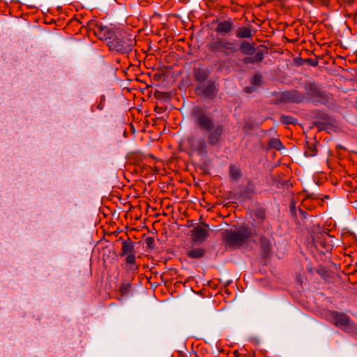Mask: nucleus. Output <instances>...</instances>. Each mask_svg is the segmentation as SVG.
<instances>
[{"label":"nucleus","instance_id":"obj_1","mask_svg":"<svg viewBox=\"0 0 357 357\" xmlns=\"http://www.w3.org/2000/svg\"><path fill=\"white\" fill-rule=\"evenodd\" d=\"M191 114L195 126L207 134V142L202 137L190 136L188 139V144L190 149L199 155H206L207 143L212 146L219 144L224 135V126L220 123H215L213 116L202 106L194 107Z\"/></svg>","mask_w":357,"mask_h":357},{"label":"nucleus","instance_id":"obj_2","mask_svg":"<svg viewBox=\"0 0 357 357\" xmlns=\"http://www.w3.org/2000/svg\"><path fill=\"white\" fill-rule=\"evenodd\" d=\"M135 44V38L132 34L121 29L116 32V35L111 40L107 41L109 50L120 54L130 53Z\"/></svg>","mask_w":357,"mask_h":357},{"label":"nucleus","instance_id":"obj_3","mask_svg":"<svg viewBox=\"0 0 357 357\" xmlns=\"http://www.w3.org/2000/svg\"><path fill=\"white\" fill-rule=\"evenodd\" d=\"M252 231L249 227H240L237 230L226 229L222 232V239L225 244L233 249L242 246L251 236Z\"/></svg>","mask_w":357,"mask_h":357},{"label":"nucleus","instance_id":"obj_4","mask_svg":"<svg viewBox=\"0 0 357 357\" xmlns=\"http://www.w3.org/2000/svg\"><path fill=\"white\" fill-rule=\"evenodd\" d=\"M208 47L213 54H222L225 56L234 54L238 51L235 42L226 38H216L210 42Z\"/></svg>","mask_w":357,"mask_h":357},{"label":"nucleus","instance_id":"obj_5","mask_svg":"<svg viewBox=\"0 0 357 357\" xmlns=\"http://www.w3.org/2000/svg\"><path fill=\"white\" fill-rule=\"evenodd\" d=\"M307 98L312 102L326 104L328 102L329 98L328 95L323 91L319 86L314 83H309L305 85Z\"/></svg>","mask_w":357,"mask_h":357},{"label":"nucleus","instance_id":"obj_6","mask_svg":"<svg viewBox=\"0 0 357 357\" xmlns=\"http://www.w3.org/2000/svg\"><path fill=\"white\" fill-rule=\"evenodd\" d=\"M218 91V85L212 80H208L195 88V92L199 96L211 100L216 97Z\"/></svg>","mask_w":357,"mask_h":357},{"label":"nucleus","instance_id":"obj_7","mask_svg":"<svg viewBox=\"0 0 357 357\" xmlns=\"http://www.w3.org/2000/svg\"><path fill=\"white\" fill-rule=\"evenodd\" d=\"M328 316L332 319L331 322L337 327L344 329L352 326L351 318L344 312L331 310L328 312Z\"/></svg>","mask_w":357,"mask_h":357},{"label":"nucleus","instance_id":"obj_8","mask_svg":"<svg viewBox=\"0 0 357 357\" xmlns=\"http://www.w3.org/2000/svg\"><path fill=\"white\" fill-rule=\"evenodd\" d=\"M117 31H119V29L103 26L102 24H96L93 29L94 34L99 39L107 41L111 40L114 37Z\"/></svg>","mask_w":357,"mask_h":357},{"label":"nucleus","instance_id":"obj_9","mask_svg":"<svg viewBox=\"0 0 357 357\" xmlns=\"http://www.w3.org/2000/svg\"><path fill=\"white\" fill-rule=\"evenodd\" d=\"M208 236V230L200 226L195 227L192 230V239L194 243L203 242Z\"/></svg>","mask_w":357,"mask_h":357},{"label":"nucleus","instance_id":"obj_10","mask_svg":"<svg viewBox=\"0 0 357 357\" xmlns=\"http://www.w3.org/2000/svg\"><path fill=\"white\" fill-rule=\"evenodd\" d=\"M209 70L204 67L195 68L193 69L194 79L199 83V84H203L207 80L209 77Z\"/></svg>","mask_w":357,"mask_h":357},{"label":"nucleus","instance_id":"obj_11","mask_svg":"<svg viewBox=\"0 0 357 357\" xmlns=\"http://www.w3.org/2000/svg\"><path fill=\"white\" fill-rule=\"evenodd\" d=\"M283 98L286 101L295 103L303 102L305 99L302 93L296 90L284 93Z\"/></svg>","mask_w":357,"mask_h":357},{"label":"nucleus","instance_id":"obj_12","mask_svg":"<svg viewBox=\"0 0 357 357\" xmlns=\"http://www.w3.org/2000/svg\"><path fill=\"white\" fill-rule=\"evenodd\" d=\"M234 29V24L230 20H224L218 23L215 31L220 34H229Z\"/></svg>","mask_w":357,"mask_h":357},{"label":"nucleus","instance_id":"obj_13","mask_svg":"<svg viewBox=\"0 0 357 357\" xmlns=\"http://www.w3.org/2000/svg\"><path fill=\"white\" fill-rule=\"evenodd\" d=\"M135 253V243L130 239L122 242L120 256Z\"/></svg>","mask_w":357,"mask_h":357},{"label":"nucleus","instance_id":"obj_14","mask_svg":"<svg viewBox=\"0 0 357 357\" xmlns=\"http://www.w3.org/2000/svg\"><path fill=\"white\" fill-rule=\"evenodd\" d=\"M317 142L316 140H313L312 142H307L304 155L306 157L315 156L318 152V150L317 148Z\"/></svg>","mask_w":357,"mask_h":357},{"label":"nucleus","instance_id":"obj_15","mask_svg":"<svg viewBox=\"0 0 357 357\" xmlns=\"http://www.w3.org/2000/svg\"><path fill=\"white\" fill-rule=\"evenodd\" d=\"M264 58V53L257 52L254 56H245L243 59V62L245 64L261 62Z\"/></svg>","mask_w":357,"mask_h":357},{"label":"nucleus","instance_id":"obj_16","mask_svg":"<svg viewBox=\"0 0 357 357\" xmlns=\"http://www.w3.org/2000/svg\"><path fill=\"white\" fill-rule=\"evenodd\" d=\"M126 255V264L128 266V268L131 271H137L138 266L136 264V257L135 253Z\"/></svg>","mask_w":357,"mask_h":357},{"label":"nucleus","instance_id":"obj_17","mask_svg":"<svg viewBox=\"0 0 357 357\" xmlns=\"http://www.w3.org/2000/svg\"><path fill=\"white\" fill-rule=\"evenodd\" d=\"M252 33L250 27L241 26L236 31V37L238 38H252Z\"/></svg>","mask_w":357,"mask_h":357},{"label":"nucleus","instance_id":"obj_18","mask_svg":"<svg viewBox=\"0 0 357 357\" xmlns=\"http://www.w3.org/2000/svg\"><path fill=\"white\" fill-rule=\"evenodd\" d=\"M240 50L244 55H251L255 53V47L253 44L243 42L240 46Z\"/></svg>","mask_w":357,"mask_h":357},{"label":"nucleus","instance_id":"obj_19","mask_svg":"<svg viewBox=\"0 0 357 357\" xmlns=\"http://www.w3.org/2000/svg\"><path fill=\"white\" fill-rule=\"evenodd\" d=\"M206 251L203 248H195L187 252V256L190 259H200L205 255Z\"/></svg>","mask_w":357,"mask_h":357},{"label":"nucleus","instance_id":"obj_20","mask_svg":"<svg viewBox=\"0 0 357 357\" xmlns=\"http://www.w3.org/2000/svg\"><path fill=\"white\" fill-rule=\"evenodd\" d=\"M241 171L238 167L231 165L229 166V176L233 180L238 181L241 177Z\"/></svg>","mask_w":357,"mask_h":357},{"label":"nucleus","instance_id":"obj_21","mask_svg":"<svg viewBox=\"0 0 357 357\" xmlns=\"http://www.w3.org/2000/svg\"><path fill=\"white\" fill-rule=\"evenodd\" d=\"M268 147L278 151H280L284 148L282 143L278 138L271 139L268 142Z\"/></svg>","mask_w":357,"mask_h":357},{"label":"nucleus","instance_id":"obj_22","mask_svg":"<svg viewBox=\"0 0 357 357\" xmlns=\"http://www.w3.org/2000/svg\"><path fill=\"white\" fill-rule=\"evenodd\" d=\"M280 121L283 124H296L297 123L296 119L291 116L282 115L280 119Z\"/></svg>","mask_w":357,"mask_h":357},{"label":"nucleus","instance_id":"obj_23","mask_svg":"<svg viewBox=\"0 0 357 357\" xmlns=\"http://www.w3.org/2000/svg\"><path fill=\"white\" fill-rule=\"evenodd\" d=\"M251 83L255 86H260L262 84V76L261 75L257 73L254 75L251 79Z\"/></svg>","mask_w":357,"mask_h":357},{"label":"nucleus","instance_id":"obj_24","mask_svg":"<svg viewBox=\"0 0 357 357\" xmlns=\"http://www.w3.org/2000/svg\"><path fill=\"white\" fill-rule=\"evenodd\" d=\"M144 242L146 243V245L147 248L150 249H153L155 247V240L153 237H146L144 240Z\"/></svg>","mask_w":357,"mask_h":357},{"label":"nucleus","instance_id":"obj_25","mask_svg":"<svg viewBox=\"0 0 357 357\" xmlns=\"http://www.w3.org/2000/svg\"><path fill=\"white\" fill-rule=\"evenodd\" d=\"M255 216L257 219L264 220L266 218V213L264 210H259L256 211Z\"/></svg>","mask_w":357,"mask_h":357},{"label":"nucleus","instance_id":"obj_26","mask_svg":"<svg viewBox=\"0 0 357 357\" xmlns=\"http://www.w3.org/2000/svg\"><path fill=\"white\" fill-rule=\"evenodd\" d=\"M130 284H123L120 287V291L122 294H127L129 290Z\"/></svg>","mask_w":357,"mask_h":357},{"label":"nucleus","instance_id":"obj_27","mask_svg":"<svg viewBox=\"0 0 357 357\" xmlns=\"http://www.w3.org/2000/svg\"><path fill=\"white\" fill-rule=\"evenodd\" d=\"M317 272L321 277H325L327 271L325 267L321 266L319 268H317Z\"/></svg>","mask_w":357,"mask_h":357},{"label":"nucleus","instance_id":"obj_28","mask_svg":"<svg viewBox=\"0 0 357 357\" xmlns=\"http://www.w3.org/2000/svg\"><path fill=\"white\" fill-rule=\"evenodd\" d=\"M261 242L262 245H266L268 248H269L270 242L268 239H266V238H261Z\"/></svg>","mask_w":357,"mask_h":357},{"label":"nucleus","instance_id":"obj_29","mask_svg":"<svg viewBox=\"0 0 357 357\" xmlns=\"http://www.w3.org/2000/svg\"><path fill=\"white\" fill-rule=\"evenodd\" d=\"M315 0H306L307 2H308L310 4H312L314 3ZM329 3V1L328 0H322V3L324 5H327L328 3Z\"/></svg>","mask_w":357,"mask_h":357},{"label":"nucleus","instance_id":"obj_30","mask_svg":"<svg viewBox=\"0 0 357 357\" xmlns=\"http://www.w3.org/2000/svg\"><path fill=\"white\" fill-rule=\"evenodd\" d=\"M98 108L99 109H102L103 106H102V105H101V104H100V105H98Z\"/></svg>","mask_w":357,"mask_h":357},{"label":"nucleus","instance_id":"obj_31","mask_svg":"<svg viewBox=\"0 0 357 357\" xmlns=\"http://www.w3.org/2000/svg\"><path fill=\"white\" fill-rule=\"evenodd\" d=\"M245 91L248 92V93H250L251 91V89H249V88H246L245 89Z\"/></svg>","mask_w":357,"mask_h":357},{"label":"nucleus","instance_id":"obj_32","mask_svg":"<svg viewBox=\"0 0 357 357\" xmlns=\"http://www.w3.org/2000/svg\"><path fill=\"white\" fill-rule=\"evenodd\" d=\"M308 271H309L310 272H311V273L312 272V268H308Z\"/></svg>","mask_w":357,"mask_h":357}]
</instances>
